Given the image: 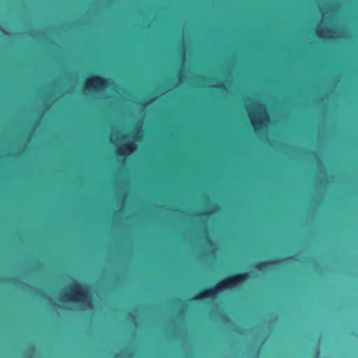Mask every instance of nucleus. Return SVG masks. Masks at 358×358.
I'll return each mask as SVG.
<instances>
[{
	"mask_svg": "<svg viewBox=\"0 0 358 358\" xmlns=\"http://www.w3.org/2000/svg\"><path fill=\"white\" fill-rule=\"evenodd\" d=\"M250 278L249 272L236 273L220 281L215 285L208 287L192 297L194 301H201L204 299L214 300L220 292L241 285Z\"/></svg>",
	"mask_w": 358,
	"mask_h": 358,
	"instance_id": "nucleus-1",
	"label": "nucleus"
},
{
	"mask_svg": "<svg viewBox=\"0 0 358 358\" xmlns=\"http://www.w3.org/2000/svg\"><path fill=\"white\" fill-rule=\"evenodd\" d=\"M67 300L82 304H91L87 301L89 298V289L81 283L76 282L69 287V291L63 294Z\"/></svg>",
	"mask_w": 358,
	"mask_h": 358,
	"instance_id": "nucleus-2",
	"label": "nucleus"
},
{
	"mask_svg": "<svg viewBox=\"0 0 358 358\" xmlns=\"http://www.w3.org/2000/svg\"><path fill=\"white\" fill-rule=\"evenodd\" d=\"M108 78L98 75H94L85 80L83 92L94 91L99 92L108 86Z\"/></svg>",
	"mask_w": 358,
	"mask_h": 358,
	"instance_id": "nucleus-3",
	"label": "nucleus"
},
{
	"mask_svg": "<svg viewBox=\"0 0 358 358\" xmlns=\"http://www.w3.org/2000/svg\"><path fill=\"white\" fill-rule=\"evenodd\" d=\"M268 122V116L266 115L265 110H264V113H259L257 120H252L253 127L256 131H259L262 129L266 125L265 123H267Z\"/></svg>",
	"mask_w": 358,
	"mask_h": 358,
	"instance_id": "nucleus-4",
	"label": "nucleus"
},
{
	"mask_svg": "<svg viewBox=\"0 0 358 358\" xmlns=\"http://www.w3.org/2000/svg\"><path fill=\"white\" fill-rule=\"evenodd\" d=\"M281 262L278 259L267 260L258 262L255 265V268L258 271H264L273 266H277Z\"/></svg>",
	"mask_w": 358,
	"mask_h": 358,
	"instance_id": "nucleus-5",
	"label": "nucleus"
},
{
	"mask_svg": "<svg viewBox=\"0 0 358 358\" xmlns=\"http://www.w3.org/2000/svg\"><path fill=\"white\" fill-rule=\"evenodd\" d=\"M136 145L134 142H128L123 145L122 150L126 152H131L136 149Z\"/></svg>",
	"mask_w": 358,
	"mask_h": 358,
	"instance_id": "nucleus-6",
	"label": "nucleus"
},
{
	"mask_svg": "<svg viewBox=\"0 0 358 358\" xmlns=\"http://www.w3.org/2000/svg\"><path fill=\"white\" fill-rule=\"evenodd\" d=\"M294 256H289L285 259H283L282 261H286V260H294Z\"/></svg>",
	"mask_w": 358,
	"mask_h": 358,
	"instance_id": "nucleus-7",
	"label": "nucleus"
},
{
	"mask_svg": "<svg viewBox=\"0 0 358 358\" xmlns=\"http://www.w3.org/2000/svg\"><path fill=\"white\" fill-rule=\"evenodd\" d=\"M322 31L327 34L331 33V30L327 28L324 29Z\"/></svg>",
	"mask_w": 358,
	"mask_h": 358,
	"instance_id": "nucleus-8",
	"label": "nucleus"
},
{
	"mask_svg": "<svg viewBox=\"0 0 358 358\" xmlns=\"http://www.w3.org/2000/svg\"><path fill=\"white\" fill-rule=\"evenodd\" d=\"M215 87L220 88V89H225V86L223 84L220 85H217V86H215Z\"/></svg>",
	"mask_w": 358,
	"mask_h": 358,
	"instance_id": "nucleus-9",
	"label": "nucleus"
},
{
	"mask_svg": "<svg viewBox=\"0 0 358 358\" xmlns=\"http://www.w3.org/2000/svg\"><path fill=\"white\" fill-rule=\"evenodd\" d=\"M208 214H209L208 212H204L202 213V215H208Z\"/></svg>",
	"mask_w": 358,
	"mask_h": 358,
	"instance_id": "nucleus-10",
	"label": "nucleus"
}]
</instances>
